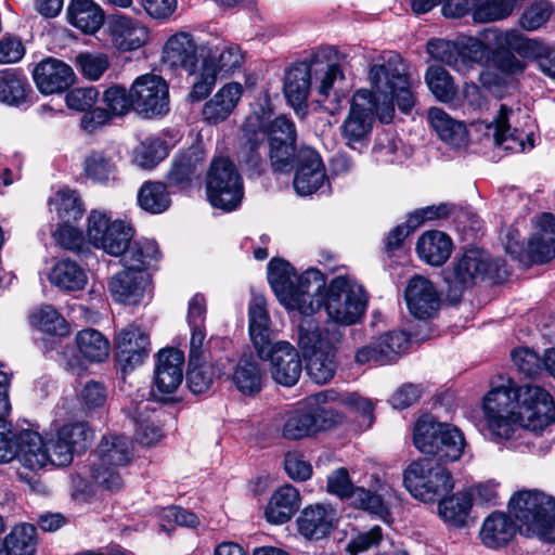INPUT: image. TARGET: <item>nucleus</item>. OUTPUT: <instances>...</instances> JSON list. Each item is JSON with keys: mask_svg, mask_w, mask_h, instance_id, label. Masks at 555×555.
<instances>
[{"mask_svg": "<svg viewBox=\"0 0 555 555\" xmlns=\"http://www.w3.org/2000/svg\"><path fill=\"white\" fill-rule=\"evenodd\" d=\"M268 281L278 300L287 310L312 315L323 306L328 321L335 326L356 324L364 314L366 296L361 285L346 276H337L326 293L325 279L317 269L296 275L292 264L280 258L268 263Z\"/></svg>", "mask_w": 555, "mask_h": 555, "instance_id": "obj_1", "label": "nucleus"}, {"mask_svg": "<svg viewBox=\"0 0 555 555\" xmlns=\"http://www.w3.org/2000/svg\"><path fill=\"white\" fill-rule=\"evenodd\" d=\"M369 78L372 90H358L352 98L350 111L340 126L346 145L360 150L369 142L376 114L382 122H390L395 103L400 111L409 113L415 104L406 66L400 55L390 54L382 64L371 67Z\"/></svg>", "mask_w": 555, "mask_h": 555, "instance_id": "obj_2", "label": "nucleus"}, {"mask_svg": "<svg viewBox=\"0 0 555 555\" xmlns=\"http://www.w3.org/2000/svg\"><path fill=\"white\" fill-rule=\"evenodd\" d=\"M485 429L494 441L508 440L521 426L541 431L555 421V404L540 386L506 384L492 388L483 401Z\"/></svg>", "mask_w": 555, "mask_h": 555, "instance_id": "obj_3", "label": "nucleus"}, {"mask_svg": "<svg viewBox=\"0 0 555 555\" xmlns=\"http://www.w3.org/2000/svg\"><path fill=\"white\" fill-rule=\"evenodd\" d=\"M520 534L555 542V498L538 489L519 490L508 501Z\"/></svg>", "mask_w": 555, "mask_h": 555, "instance_id": "obj_4", "label": "nucleus"}, {"mask_svg": "<svg viewBox=\"0 0 555 555\" xmlns=\"http://www.w3.org/2000/svg\"><path fill=\"white\" fill-rule=\"evenodd\" d=\"M335 399L334 390H324L308 397L285 414L282 436L288 440H298L340 423L343 415L326 405L328 400Z\"/></svg>", "mask_w": 555, "mask_h": 555, "instance_id": "obj_5", "label": "nucleus"}, {"mask_svg": "<svg viewBox=\"0 0 555 555\" xmlns=\"http://www.w3.org/2000/svg\"><path fill=\"white\" fill-rule=\"evenodd\" d=\"M98 460L91 467V478L96 486L118 490L122 486L120 468L133 459V443L124 435H107L96 449Z\"/></svg>", "mask_w": 555, "mask_h": 555, "instance_id": "obj_6", "label": "nucleus"}, {"mask_svg": "<svg viewBox=\"0 0 555 555\" xmlns=\"http://www.w3.org/2000/svg\"><path fill=\"white\" fill-rule=\"evenodd\" d=\"M403 482L406 490L423 502L439 501L454 486L450 472L435 459L412 462L404 470Z\"/></svg>", "mask_w": 555, "mask_h": 555, "instance_id": "obj_7", "label": "nucleus"}, {"mask_svg": "<svg viewBox=\"0 0 555 555\" xmlns=\"http://www.w3.org/2000/svg\"><path fill=\"white\" fill-rule=\"evenodd\" d=\"M498 146L512 153L533 147V125L525 107L500 104L498 114L488 126Z\"/></svg>", "mask_w": 555, "mask_h": 555, "instance_id": "obj_8", "label": "nucleus"}, {"mask_svg": "<svg viewBox=\"0 0 555 555\" xmlns=\"http://www.w3.org/2000/svg\"><path fill=\"white\" fill-rule=\"evenodd\" d=\"M210 204L225 211L234 210L243 199V180L235 165L228 158L211 162L206 179Z\"/></svg>", "mask_w": 555, "mask_h": 555, "instance_id": "obj_9", "label": "nucleus"}, {"mask_svg": "<svg viewBox=\"0 0 555 555\" xmlns=\"http://www.w3.org/2000/svg\"><path fill=\"white\" fill-rule=\"evenodd\" d=\"M14 459L30 470L41 469L51 461L46 441L33 430H10V434L0 437V463H8Z\"/></svg>", "mask_w": 555, "mask_h": 555, "instance_id": "obj_10", "label": "nucleus"}, {"mask_svg": "<svg viewBox=\"0 0 555 555\" xmlns=\"http://www.w3.org/2000/svg\"><path fill=\"white\" fill-rule=\"evenodd\" d=\"M311 62L315 102L325 112L334 115L341 108L346 98L343 87L345 74L338 64L328 63L319 52L311 54Z\"/></svg>", "mask_w": 555, "mask_h": 555, "instance_id": "obj_11", "label": "nucleus"}, {"mask_svg": "<svg viewBox=\"0 0 555 555\" xmlns=\"http://www.w3.org/2000/svg\"><path fill=\"white\" fill-rule=\"evenodd\" d=\"M131 91L134 112L140 116L153 118L169 112L168 85L160 76L145 74L137 77Z\"/></svg>", "mask_w": 555, "mask_h": 555, "instance_id": "obj_12", "label": "nucleus"}, {"mask_svg": "<svg viewBox=\"0 0 555 555\" xmlns=\"http://www.w3.org/2000/svg\"><path fill=\"white\" fill-rule=\"evenodd\" d=\"M92 440V430L83 422L62 426L46 442L50 465L66 466L72 463L75 452L83 450Z\"/></svg>", "mask_w": 555, "mask_h": 555, "instance_id": "obj_13", "label": "nucleus"}, {"mask_svg": "<svg viewBox=\"0 0 555 555\" xmlns=\"http://www.w3.org/2000/svg\"><path fill=\"white\" fill-rule=\"evenodd\" d=\"M499 262L492 261L489 254L480 249H469L444 272V281L455 292L476 283L478 279L498 269Z\"/></svg>", "mask_w": 555, "mask_h": 555, "instance_id": "obj_14", "label": "nucleus"}, {"mask_svg": "<svg viewBox=\"0 0 555 555\" xmlns=\"http://www.w3.org/2000/svg\"><path fill=\"white\" fill-rule=\"evenodd\" d=\"M409 336L402 331H390L360 347L354 354L358 365L395 363L409 346Z\"/></svg>", "mask_w": 555, "mask_h": 555, "instance_id": "obj_15", "label": "nucleus"}, {"mask_svg": "<svg viewBox=\"0 0 555 555\" xmlns=\"http://www.w3.org/2000/svg\"><path fill=\"white\" fill-rule=\"evenodd\" d=\"M327 490L341 499H349L353 505L382 519L389 515L382 498L363 487H354L345 468H338L328 476Z\"/></svg>", "mask_w": 555, "mask_h": 555, "instance_id": "obj_16", "label": "nucleus"}, {"mask_svg": "<svg viewBox=\"0 0 555 555\" xmlns=\"http://www.w3.org/2000/svg\"><path fill=\"white\" fill-rule=\"evenodd\" d=\"M295 176L293 186L300 196L317 192L326 181V171L320 154L309 146H302L296 152Z\"/></svg>", "mask_w": 555, "mask_h": 555, "instance_id": "obj_17", "label": "nucleus"}, {"mask_svg": "<svg viewBox=\"0 0 555 555\" xmlns=\"http://www.w3.org/2000/svg\"><path fill=\"white\" fill-rule=\"evenodd\" d=\"M262 360L270 361V373L275 383L292 387L302 372L298 351L288 341L279 340L269 346L264 354H258Z\"/></svg>", "mask_w": 555, "mask_h": 555, "instance_id": "obj_18", "label": "nucleus"}, {"mask_svg": "<svg viewBox=\"0 0 555 555\" xmlns=\"http://www.w3.org/2000/svg\"><path fill=\"white\" fill-rule=\"evenodd\" d=\"M404 299L410 313L418 320L434 318L441 306L437 286L429 279L418 274L409 280Z\"/></svg>", "mask_w": 555, "mask_h": 555, "instance_id": "obj_19", "label": "nucleus"}, {"mask_svg": "<svg viewBox=\"0 0 555 555\" xmlns=\"http://www.w3.org/2000/svg\"><path fill=\"white\" fill-rule=\"evenodd\" d=\"M343 337L344 332L338 326L321 327L311 315H305L298 324L297 344L302 354L337 348Z\"/></svg>", "mask_w": 555, "mask_h": 555, "instance_id": "obj_20", "label": "nucleus"}, {"mask_svg": "<svg viewBox=\"0 0 555 555\" xmlns=\"http://www.w3.org/2000/svg\"><path fill=\"white\" fill-rule=\"evenodd\" d=\"M150 339L147 333L135 324H129L116 333L114 346L116 359L121 367L132 370L147 357Z\"/></svg>", "mask_w": 555, "mask_h": 555, "instance_id": "obj_21", "label": "nucleus"}, {"mask_svg": "<svg viewBox=\"0 0 555 555\" xmlns=\"http://www.w3.org/2000/svg\"><path fill=\"white\" fill-rule=\"evenodd\" d=\"M313 86L311 56L305 61L293 64L284 75L283 92L296 114L305 115L307 100Z\"/></svg>", "mask_w": 555, "mask_h": 555, "instance_id": "obj_22", "label": "nucleus"}, {"mask_svg": "<svg viewBox=\"0 0 555 555\" xmlns=\"http://www.w3.org/2000/svg\"><path fill=\"white\" fill-rule=\"evenodd\" d=\"M112 44L119 51H134L149 41V28L125 14H114L107 23Z\"/></svg>", "mask_w": 555, "mask_h": 555, "instance_id": "obj_23", "label": "nucleus"}, {"mask_svg": "<svg viewBox=\"0 0 555 555\" xmlns=\"http://www.w3.org/2000/svg\"><path fill=\"white\" fill-rule=\"evenodd\" d=\"M150 275L142 270L125 268L108 282V289L115 301L139 305L149 293Z\"/></svg>", "mask_w": 555, "mask_h": 555, "instance_id": "obj_24", "label": "nucleus"}, {"mask_svg": "<svg viewBox=\"0 0 555 555\" xmlns=\"http://www.w3.org/2000/svg\"><path fill=\"white\" fill-rule=\"evenodd\" d=\"M198 49L199 46L193 35L179 31L166 41L163 49V61L171 68L194 73L199 62Z\"/></svg>", "mask_w": 555, "mask_h": 555, "instance_id": "obj_25", "label": "nucleus"}, {"mask_svg": "<svg viewBox=\"0 0 555 555\" xmlns=\"http://www.w3.org/2000/svg\"><path fill=\"white\" fill-rule=\"evenodd\" d=\"M35 85L42 94L61 93L74 81V72L63 61L48 57L33 69Z\"/></svg>", "mask_w": 555, "mask_h": 555, "instance_id": "obj_26", "label": "nucleus"}, {"mask_svg": "<svg viewBox=\"0 0 555 555\" xmlns=\"http://www.w3.org/2000/svg\"><path fill=\"white\" fill-rule=\"evenodd\" d=\"M248 328L251 344L257 354H264L269 346L275 344L267 300L261 295L253 296L248 307Z\"/></svg>", "mask_w": 555, "mask_h": 555, "instance_id": "obj_27", "label": "nucleus"}, {"mask_svg": "<svg viewBox=\"0 0 555 555\" xmlns=\"http://www.w3.org/2000/svg\"><path fill=\"white\" fill-rule=\"evenodd\" d=\"M184 353L176 348L158 352L155 369V385L163 393H172L183 380Z\"/></svg>", "mask_w": 555, "mask_h": 555, "instance_id": "obj_28", "label": "nucleus"}, {"mask_svg": "<svg viewBox=\"0 0 555 555\" xmlns=\"http://www.w3.org/2000/svg\"><path fill=\"white\" fill-rule=\"evenodd\" d=\"M243 91V86L238 82H229L222 86L204 104L202 109L203 120L209 125H217L225 120L237 106Z\"/></svg>", "mask_w": 555, "mask_h": 555, "instance_id": "obj_29", "label": "nucleus"}, {"mask_svg": "<svg viewBox=\"0 0 555 555\" xmlns=\"http://www.w3.org/2000/svg\"><path fill=\"white\" fill-rule=\"evenodd\" d=\"M517 532L515 521L503 512H492L488 515L479 530L482 544L489 548H500L507 545Z\"/></svg>", "mask_w": 555, "mask_h": 555, "instance_id": "obj_30", "label": "nucleus"}, {"mask_svg": "<svg viewBox=\"0 0 555 555\" xmlns=\"http://www.w3.org/2000/svg\"><path fill=\"white\" fill-rule=\"evenodd\" d=\"M427 121L438 137L447 144L460 149L468 144V131L464 122L454 119L440 107H430Z\"/></svg>", "mask_w": 555, "mask_h": 555, "instance_id": "obj_31", "label": "nucleus"}, {"mask_svg": "<svg viewBox=\"0 0 555 555\" xmlns=\"http://www.w3.org/2000/svg\"><path fill=\"white\" fill-rule=\"evenodd\" d=\"M336 512L322 504L306 507L298 518L299 532L308 539H322L334 527Z\"/></svg>", "mask_w": 555, "mask_h": 555, "instance_id": "obj_32", "label": "nucleus"}, {"mask_svg": "<svg viewBox=\"0 0 555 555\" xmlns=\"http://www.w3.org/2000/svg\"><path fill=\"white\" fill-rule=\"evenodd\" d=\"M299 506V491L291 485H285L273 492L266 507L264 515L269 522L282 525L295 515Z\"/></svg>", "mask_w": 555, "mask_h": 555, "instance_id": "obj_33", "label": "nucleus"}, {"mask_svg": "<svg viewBox=\"0 0 555 555\" xmlns=\"http://www.w3.org/2000/svg\"><path fill=\"white\" fill-rule=\"evenodd\" d=\"M203 163L204 155L198 149H190L178 154L167 173L169 184L178 188L189 186L193 180L199 178Z\"/></svg>", "mask_w": 555, "mask_h": 555, "instance_id": "obj_34", "label": "nucleus"}, {"mask_svg": "<svg viewBox=\"0 0 555 555\" xmlns=\"http://www.w3.org/2000/svg\"><path fill=\"white\" fill-rule=\"evenodd\" d=\"M247 131H255L258 129L261 132V139L267 137L268 142H284L289 140H296V126L295 124L285 116L275 117L272 120H268L264 117L258 116L256 113L250 115L245 122Z\"/></svg>", "mask_w": 555, "mask_h": 555, "instance_id": "obj_35", "label": "nucleus"}, {"mask_svg": "<svg viewBox=\"0 0 555 555\" xmlns=\"http://www.w3.org/2000/svg\"><path fill=\"white\" fill-rule=\"evenodd\" d=\"M67 17L73 26L89 35L98 31L104 22L103 10L93 0H72Z\"/></svg>", "mask_w": 555, "mask_h": 555, "instance_id": "obj_36", "label": "nucleus"}, {"mask_svg": "<svg viewBox=\"0 0 555 555\" xmlns=\"http://www.w3.org/2000/svg\"><path fill=\"white\" fill-rule=\"evenodd\" d=\"M417 254L422 260L430 266L439 267L450 257L452 241L440 231H428L417 242Z\"/></svg>", "mask_w": 555, "mask_h": 555, "instance_id": "obj_37", "label": "nucleus"}, {"mask_svg": "<svg viewBox=\"0 0 555 555\" xmlns=\"http://www.w3.org/2000/svg\"><path fill=\"white\" fill-rule=\"evenodd\" d=\"M48 279L53 286L64 292L80 291L87 284L85 270L69 259L57 261L51 268Z\"/></svg>", "mask_w": 555, "mask_h": 555, "instance_id": "obj_38", "label": "nucleus"}, {"mask_svg": "<svg viewBox=\"0 0 555 555\" xmlns=\"http://www.w3.org/2000/svg\"><path fill=\"white\" fill-rule=\"evenodd\" d=\"M264 374L251 357L241 358L233 366L232 383L244 395H255L261 390Z\"/></svg>", "mask_w": 555, "mask_h": 555, "instance_id": "obj_39", "label": "nucleus"}, {"mask_svg": "<svg viewBox=\"0 0 555 555\" xmlns=\"http://www.w3.org/2000/svg\"><path fill=\"white\" fill-rule=\"evenodd\" d=\"M121 256L125 268L146 272L149 267L160 259V251L154 240L142 238L130 241Z\"/></svg>", "mask_w": 555, "mask_h": 555, "instance_id": "obj_40", "label": "nucleus"}, {"mask_svg": "<svg viewBox=\"0 0 555 555\" xmlns=\"http://www.w3.org/2000/svg\"><path fill=\"white\" fill-rule=\"evenodd\" d=\"M30 92V85L24 74L13 68L0 72V102L18 106L26 102Z\"/></svg>", "mask_w": 555, "mask_h": 555, "instance_id": "obj_41", "label": "nucleus"}, {"mask_svg": "<svg viewBox=\"0 0 555 555\" xmlns=\"http://www.w3.org/2000/svg\"><path fill=\"white\" fill-rule=\"evenodd\" d=\"M76 346L81 357L92 363H101L108 358L111 344L98 330L85 328L75 337Z\"/></svg>", "mask_w": 555, "mask_h": 555, "instance_id": "obj_42", "label": "nucleus"}, {"mask_svg": "<svg viewBox=\"0 0 555 555\" xmlns=\"http://www.w3.org/2000/svg\"><path fill=\"white\" fill-rule=\"evenodd\" d=\"M266 155L267 147L263 144L262 139H259L258 133L256 132L255 138L248 139L241 146L237 159L242 169L248 175V177H259L268 167Z\"/></svg>", "mask_w": 555, "mask_h": 555, "instance_id": "obj_43", "label": "nucleus"}, {"mask_svg": "<svg viewBox=\"0 0 555 555\" xmlns=\"http://www.w3.org/2000/svg\"><path fill=\"white\" fill-rule=\"evenodd\" d=\"M309 377L319 385L328 383L337 369L336 348L304 354Z\"/></svg>", "mask_w": 555, "mask_h": 555, "instance_id": "obj_44", "label": "nucleus"}, {"mask_svg": "<svg viewBox=\"0 0 555 555\" xmlns=\"http://www.w3.org/2000/svg\"><path fill=\"white\" fill-rule=\"evenodd\" d=\"M447 426L448 424L436 422L431 415L421 416L413 428L414 446L422 453L433 455L434 451H437L440 434Z\"/></svg>", "mask_w": 555, "mask_h": 555, "instance_id": "obj_45", "label": "nucleus"}, {"mask_svg": "<svg viewBox=\"0 0 555 555\" xmlns=\"http://www.w3.org/2000/svg\"><path fill=\"white\" fill-rule=\"evenodd\" d=\"M36 527L30 524L16 525L4 538L3 555H34L37 545Z\"/></svg>", "mask_w": 555, "mask_h": 555, "instance_id": "obj_46", "label": "nucleus"}, {"mask_svg": "<svg viewBox=\"0 0 555 555\" xmlns=\"http://www.w3.org/2000/svg\"><path fill=\"white\" fill-rule=\"evenodd\" d=\"M194 76L192 89L189 98L193 102H198L206 99L215 88L218 79L217 64L212 59H203L199 67L195 68L194 73H189Z\"/></svg>", "mask_w": 555, "mask_h": 555, "instance_id": "obj_47", "label": "nucleus"}, {"mask_svg": "<svg viewBox=\"0 0 555 555\" xmlns=\"http://www.w3.org/2000/svg\"><path fill=\"white\" fill-rule=\"evenodd\" d=\"M465 447L464 436L461 430L448 424L447 428L440 434L437 443V451H434L433 457L439 462H454L457 461Z\"/></svg>", "mask_w": 555, "mask_h": 555, "instance_id": "obj_48", "label": "nucleus"}, {"mask_svg": "<svg viewBox=\"0 0 555 555\" xmlns=\"http://www.w3.org/2000/svg\"><path fill=\"white\" fill-rule=\"evenodd\" d=\"M139 206L151 214H162L170 206L167 188L162 182L147 181L138 192Z\"/></svg>", "mask_w": 555, "mask_h": 555, "instance_id": "obj_49", "label": "nucleus"}, {"mask_svg": "<svg viewBox=\"0 0 555 555\" xmlns=\"http://www.w3.org/2000/svg\"><path fill=\"white\" fill-rule=\"evenodd\" d=\"M438 513L450 525L462 527L472 507V499L467 493L459 492L448 499H440Z\"/></svg>", "mask_w": 555, "mask_h": 555, "instance_id": "obj_50", "label": "nucleus"}, {"mask_svg": "<svg viewBox=\"0 0 555 555\" xmlns=\"http://www.w3.org/2000/svg\"><path fill=\"white\" fill-rule=\"evenodd\" d=\"M51 211H55L64 222L76 221L82 216V204L78 194L69 189L59 190L49 199Z\"/></svg>", "mask_w": 555, "mask_h": 555, "instance_id": "obj_51", "label": "nucleus"}, {"mask_svg": "<svg viewBox=\"0 0 555 555\" xmlns=\"http://www.w3.org/2000/svg\"><path fill=\"white\" fill-rule=\"evenodd\" d=\"M495 43L499 49L515 51L522 56L532 59H535L542 46V42L529 39L516 29L498 33Z\"/></svg>", "mask_w": 555, "mask_h": 555, "instance_id": "obj_52", "label": "nucleus"}, {"mask_svg": "<svg viewBox=\"0 0 555 555\" xmlns=\"http://www.w3.org/2000/svg\"><path fill=\"white\" fill-rule=\"evenodd\" d=\"M114 220L112 216L106 210L93 209L90 211L87 219V238L89 243L93 246H105L109 250H114L119 245L107 243L105 238V234L111 231V227L113 225Z\"/></svg>", "mask_w": 555, "mask_h": 555, "instance_id": "obj_53", "label": "nucleus"}, {"mask_svg": "<svg viewBox=\"0 0 555 555\" xmlns=\"http://www.w3.org/2000/svg\"><path fill=\"white\" fill-rule=\"evenodd\" d=\"M86 176L94 182L104 183L114 179L116 165L113 158L104 151L90 152L83 162Z\"/></svg>", "mask_w": 555, "mask_h": 555, "instance_id": "obj_54", "label": "nucleus"}, {"mask_svg": "<svg viewBox=\"0 0 555 555\" xmlns=\"http://www.w3.org/2000/svg\"><path fill=\"white\" fill-rule=\"evenodd\" d=\"M30 323L38 330L50 335L67 334L66 320L51 305H44L30 314Z\"/></svg>", "mask_w": 555, "mask_h": 555, "instance_id": "obj_55", "label": "nucleus"}, {"mask_svg": "<svg viewBox=\"0 0 555 555\" xmlns=\"http://www.w3.org/2000/svg\"><path fill=\"white\" fill-rule=\"evenodd\" d=\"M426 83L440 102H450L454 99L456 88L450 74L440 66H430L425 76Z\"/></svg>", "mask_w": 555, "mask_h": 555, "instance_id": "obj_56", "label": "nucleus"}, {"mask_svg": "<svg viewBox=\"0 0 555 555\" xmlns=\"http://www.w3.org/2000/svg\"><path fill=\"white\" fill-rule=\"evenodd\" d=\"M150 411L149 402L139 403L133 411V418L137 425V440L144 446H152L163 438V431L150 416L143 414Z\"/></svg>", "mask_w": 555, "mask_h": 555, "instance_id": "obj_57", "label": "nucleus"}, {"mask_svg": "<svg viewBox=\"0 0 555 555\" xmlns=\"http://www.w3.org/2000/svg\"><path fill=\"white\" fill-rule=\"evenodd\" d=\"M513 5L508 0H474L473 20L476 23H491L511 15Z\"/></svg>", "mask_w": 555, "mask_h": 555, "instance_id": "obj_58", "label": "nucleus"}, {"mask_svg": "<svg viewBox=\"0 0 555 555\" xmlns=\"http://www.w3.org/2000/svg\"><path fill=\"white\" fill-rule=\"evenodd\" d=\"M168 154L166 143L159 138H147L134 152V163L144 169H151Z\"/></svg>", "mask_w": 555, "mask_h": 555, "instance_id": "obj_59", "label": "nucleus"}, {"mask_svg": "<svg viewBox=\"0 0 555 555\" xmlns=\"http://www.w3.org/2000/svg\"><path fill=\"white\" fill-rule=\"evenodd\" d=\"M459 56L456 61L463 63L462 68H455L457 72L468 70L473 64H482L489 57L488 47L476 38H466L457 42Z\"/></svg>", "mask_w": 555, "mask_h": 555, "instance_id": "obj_60", "label": "nucleus"}, {"mask_svg": "<svg viewBox=\"0 0 555 555\" xmlns=\"http://www.w3.org/2000/svg\"><path fill=\"white\" fill-rule=\"evenodd\" d=\"M103 101L107 111L114 116H124L131 109L134 111L131 88L127 90L120 85L111 86L104 91Z\"/></svg>", "mask_w": 555, "mask_h": 555, "instance_id": "obj_61", "label": "nucleus"}, {"mask_svg": "<svg viewBox=\"0 0 555 555\" xmlns=\"http://www.w3.org/2000/svg\"><path fill=\"white\" fill-rule=\"evenodd\" d=\"M295 144L296 140L278 142L276 139H274V142L269 143L268 155L274 171L286 172L293 168L296 156Z\"/></svg>", "mask_w": 555, "mask_h": 555, "instance_id": "obj_62", "label": "nucleus"}, {"mask_svg": "<svg viewBox=\"0 0 555 555\" xmlns=\"http://www.w3.org/2000/svg\"><path fill=\"white\" fill-rule=\"evenodd\" d=\"M553 11L554 7L550 1H534L522 12L519 24L528 31L537 30L548 21Z\"/></svg>", "mask_w": 555, "mask_h": 555, "instance_id": "obj_63", "label": "nucleus"}, {"mask_svg": "<svg viewBox=\"0 0 555 555\" xmlns=\"http://www.w3.org/2000/svg\"><path fill=\"white\" fill-rule=\"evenodd\" d=\"M76 64L86 78L98 80L108 68L109 61L104 53H81L76 57Z\"/></svg>", "mask_w": 555, "mask_h": 555, "instance_id": "obj_64", "label": "nucleus"}]
</instances>
